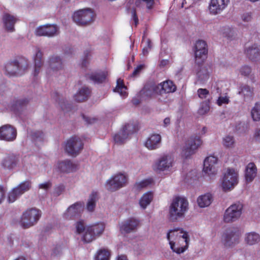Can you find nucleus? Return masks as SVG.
<instances>
[{"instance_id": "obj_28", "label": "nucleus", "mask_w": 260, "mask_h": 260, "mask_svg": "<svg viewBox=\"0 0 260 260\" xmlns=\"http://www.w3.org/2000/svg\"><path fill=\"white\" fill-rule=\"evenodd\" d=\"M3 20L5 27L7 31L13 32L15 30L14 24L17 20L16 17L9 14L6 13L3 16Z\"/></svg>"}, {"instance_id": "obj_27", "label": "nucleus", "mask_w": 260, "mask_h": 260, "mask_svg": "<svg viewBox=\"0 0 260 260\" xmlns=\"http://www.w3.org/2000/svg\"><path fill=\"white\" fill-rule=\"evenodd\" d=\"M58 168L63 173H70L78 169L77 165L68 159L59 162L58 164Z\"/></svg>"}, {"instance_id": "obj_9", "label": "nucleus", "mask_w": 260, "mask_h": 260, "mask_svg": "<svg viewBox=\"0 0 260 260\" xmlns=\"http://www.w3.org/2000/svg\"><path fill=\"white\" fill-rule=\"evenodd\" d=\"M137 131V127L134 124L127 123L114 136V141L119 144H122L131 135H132Z\"/></svg>"}, {"instance_id": "obj_30", "label": "nucleus", "mask_w": 260, "mask_h": 260, "mask_svg": "<svg viewBox=\"0 0 260 260\" xmlns=\"http://www.w3.org/2000/svg\"><path fill=\"white\" fill-rule=\"evenodd\" d=\"M197 70V77L199 82L204 83L209 79V72L207 66L198 65Z\"/></svg>"}, {"instance_id": "obj_61", "label": "nucleus", "mask_w": 260, "mask_h": 260, "mask_svg": "<svg viewBox=\"0 0 260 260\" xmlns=\"http://www.w3.org/2000/svg\"><path fill=\"white\" fill-rule=\"evenodd\" d=\"M132 19H133L135 25L137 26L139 22V19L136 14V12L135 9H133L131 11Z\"/></svg>"}, {"instance_id": "obj_23", "label": "nucleus", "mask_w": 260, "mask_h": 260, "mask_svg": "<svg viewBox=\"0 0 260 260\" xmlns=\"http://www.w3.org/2000/svg\"><path fill=\"white\" fill-rule=\"evenodd\" d=\"M161 137L159 134H152L145 142V146L149 150H155L158 148L161 144Z\"/></svg>"}, {"instance_id": "obj_1", "label": "nucleus", "mask_w": 260, "mask_h": 260, "mask_svg": "<svg viewBox=\"0 0 260 260\" xmlns=\"http://www.w3.org/2000/svg\"><path fill=\"white\" fill-rule=\"evenodd\" d=\"M188 209L187 200L184 198L176 197L169 207V218L172 222L177 221L184 217Z\"/></svg>"}, {"instance_id": "obj_60", "label": "nucleus", "mask_w": 260, "mask_h": 260, "mask_svg": "<svg viewBox=\"0 0 260 260\" xmlns=\"http://www.w3.org/2000/svg\"><path fill=\"white\" fill-rule=\"evenodd\" d=\"M6 190L4 187L0 185V204L4 201Z\"/></svg>"}, {"instance_id": "obj_34", "label": "nucleus", "mask_w": 260, "mask_h": 260, "mask_svg": "<svg viewBox=\"0 0 260 260\" xmlns=\"http://www.w3.org/2000/svg\"><path fill=\"white\" fill-rule=\"evenodd\" d=\"M179 232H181V233H178V236L175 238H173L175 244H181V243L184 242L185 243V246H182L183 247H185V249L188 247L189 238L188 234L186 232H184L182 230H179Z\"/></svg>"}, {"instance_id": "obj_41", "label": "nucleus", "mask_w": 260, "mask_h": 260, "mask_svg": "<svg viewBox=\"0 0 260 260\" xmlns=\"http://www.w3.org/2000/svg\"><path fill=\"white\" fill-rule=\"evenodd\" d=\"M97 200V193L92 192L89 196L88 201L87 204V209L88 211L92 212L95 206V202Z\"/></svg>"}, {"instance_id": "obj_48", "label": "nucleus", "mask_w": 260, "mask_h": 260, "mask_svg": "<svg viewBox=\"0 0 260 260\" xmlns=\"http://www.w3.org/2000/svg\"><path fill=\"white\" fill-rule=\"evenodd\" d=\"M95 237L94 236V234L92 232V231H88V227H87L85 232V234H84L82 240L86 243H89L92 241Z\"/></svg>"}, {"instance_id": "obj_25", "label": "nucleus", "mask_w": 260, "mask_h": 260, "mask_svg": "<svg viewBox=\"0 0 260 260\" xmlns=\"http://www.w3.org/2000/svg\"><path fill=\"white\" fill-rule=\"evenodd\" d=\"M138 225V220L134 218H130L122 223L120 230L125 233H129L135 231Z\"/></svg>"}, {"instance_id": "obj_12", "label": "nucleus", "mask_w": 260, "mask_h": 260, "mask_svg": "<svg viewBox=\"0 0 260 260\" xmlns=\"http://www.w3.org/2000/svg\"><path fill=\"white\" fill-rule=\"evenodd\" d=\"M16 128L10 125L5 124L0 127V140L6 142H13L17 137Z\"/></svg>"}, {"instance_id": "obj_64", "label": "nucleus", "mask_w": 260, "mask_h": 260, "mask_svg": "<svg viewBox=\"0 0 260 260\" xmlns=\"http://www.w3.org/2000/svg\"><path fill=\"white\" fill-rule=\"evenodd\" d=\"M254 136L256 141H260V128L255 131Z\"/></svg>"}, {"instance_id": "obj_29", "label": "nucleus", "mask_w": 260, "mask_h": 260, "mask_svg": "<svg viewBox=\"0 0 260 260\" xmlns=\"http://www.w3.org/2000/svg\"><path fill=\"white\" fill-rule=\"evenodd\" d=\"M91 90L87 86H83L79 89L78 92L75 95V101L83 102L88 99L90 95Z\"/></svg>"}, {"instance_id": "obj_17", "label": "nucleus", "mask_w": 260, "mask_h": 260, "mask_svg": "<svg viewBox=\"0 0 260 260\" xmlns=\"http://www.w3.org/2000/svg\"><path fill=\"white\" fill-rule=\"evenodd\" d=\"M217 160V158L214 156L210 155L207 157L204 160L203 171L209 175L216 174L215 165Z\"/></svg>"}, {"instance_id": "obj_40", "label": "nucleus", "mask_w": 260, "mask_h": 260, "mask_svg": "<svg viewBox=\"0 0 260 260\" xmlns=\"http://www.w3.org/2000/svg\"><path fill=\"white\" fill-rule=\"evenodd\" d=\"M239 93L242 94L245 99H250L253 95V89L248 85H244L241 87Z\"/></svg>"}, {"instance_id": "obj_63", "label": "nucleus", "mask_w": 260, "mask_h": 260, "mask_svg": "<svg viewBox=\"0 0 260 260\" xmlns=\"http://www.w3.org/2000/svg\"><path fill=\"white\" fill-rule=\"evenodd\" d=\"M242 19L244 22H249L251 19V15L249 13L243 14L241 16Z\"/></svg>"}, {"instance_id": "obj_24", "label": "nucleus", "mask_w": 260, "mask_h": 260, "mask_svg": "<svg viewBox=\"0 0 260 260\" xmlns=\"http://www.w3.org/2000/svg\"><path fill=\"white\" fill-rule=\"evenodd\" d=\"M247 57L251 60L256 61L260 58V45L253 44L245 50Z\"/></svg>"}, {"instance_id": "obj_18", "label": "nucleus", "mask_w": 260, "mask_h": 260, "mask_svg": "<svg viewBox=\"0 0 260 260\" xmlns=\"http://www.w3.org/2000/svg\"><path fill=\"white\" fill-rule=\"evenodd\" d=\"M179 229L170 230L168 233L167 236V239L169 241L171 249L173 252L177 254L183 253L185 250V247H183V246H178L176 247L175 242H174L173 240V238H175L178 236V233H181V232H179Z\"/></svg>"}, {"instance_id": "obj_45", "label": "nucleus", "mask_w": 260, "mask_h": 260, "mask_svg": "<svg viewBox=\"0 0 260 260\" xmlns=\"http://www.w3.org/2000/svg\"><path fill=\"white\" fill-rule=\"evenodd\" d=\"M29 135L36 142H41L44 140V134L41 131H32L30 132Z\"/></svg>"}, {"instance_id": "obj_58", "label": "nucleus", "mask_w": 260, "mask_h": 260, "mask_svg": "<svg viewBox=\"0 0 260 260\" xmlns=\"http://www.w3.org/2000/svg\"><path fill=\"white\" fill-rule=\"evenodd\" d=\"M52 186V183L50 181H48L39 185V189H42L46 191L48 190Z\"/></svg>"}, {"instance_id": "obj_7", "label": "nucleus", "mask_w": 260, "mask_h": 260, "mask_svg": "<svg viewBox=\"0 0 260 260\" xmlns=\"http://www.w3.org/2000/svg\"><path fill=\"white\" fill-rule=\"evenodd\" d=\"M243 209V205L237 202L231 205L224 213L223 220L225 222H234L239 218Z\"/></svg>"}, {"instance_id": "obj_42", "label": "nucleus", "mask_w": 260, "mask_h": 260, "mask_svg": "<svg viewBox=\"0 0 260 260\" xmlns=\"http://www.w3.org/2000/svg\"><path fill=\"white\" fill-rule=\"evenodd\" d=\"M104 229L105 226L102 223H99L88 226V231H92L95 237H96V236H99L102 234L104 230Z\"/></svg>"}, {"instance_id": "obj_4", "label": "nucleus", "mask_w": 260, "mask_h": 260, "mask_svg": "<svg viewBox=\"0 0 260 260\" xmlns=\"http://www.w3.org/2000/svg\"><path fill=\"white\" fill-rule=\"evenodd\" d=\"M41 216V211L32 208L25 211L20 220L21 225L25 229L34 225L39 220Z\"/></svg>"}, {"instance_id": "obj_62", "label": "nucleus", "mask_w": 260, "mask_h": 260, "mask_svg": "<svg viewBox=\"0 0 260 260\" xmlns=\"http://www.w3.org/2000/svg\"><path fill=\"white\" fill-rule=\"evenodd\" d=\"M245 123L243 122L239 123L236 126L237 131L240 132H245Z\"/></svg>"}, {"instance_id": "obj_43", "label": "nucleus", "mask_w": 260, "mask_h": 260, "mask_svg": "<svg viewBox=\"0 0 260 260\" xmlns=\"http://www.w3.org/2000/svg\"><path fill=\"white\" fill-rule=\"evenodd\" d=\"M126 89V87L123 84V81L120 79H117V86L114 89V91L119 93L122 96H125L126 94V92L125 91Z\"/></svg>"}, {"instance_id": "obj_37", "label": "nucleus", "mask_w": 260, "mask_h": 260, "mask_svg": "<svg viewBox=\"0 0 260 260\" xmlns=\"http://www.w3.org/2000/svg\"><path fill=\"white\" fill-rule=\"evenodd\" d=\"M153 199V194L151 192L145 193L140 199L139 204L141 207L145 209L150 204Z\"/></svg>"}, {"instance_id": "obj_57", "label": "nucleus", "mask_w": 260, "mask_h": 260, "mask_svg": "<svg viewBox=\"0 0 260 260\" xmlns=\"http://www.w3.org/2000/svg\"><path fill=\"white\" fill-rule=\"evenodd\" d=\"M145 68V66L144 64H140L137 67V68L135 69L134 72L131 75V77H137L138 76L141 72Z\"/></svg>"}, {"instance_id": "obj_6", "label": "nucleus", "mask_w": 260, "mask_h": 260, "mask_svg": "<svg viewBox=\"0 0 260 260\" xmlns=\"http://www.w3.org/2000/svg\"><path fill=\"white\" fill-rule=\"evenodd\" d=\"M238 183V175L233 169L228 168L225 172L222 182V187L224 191L231 190Z\"/></svg>"}, {"instance_id": "obj_53", "label": "nucleus", "mask_w": 260, "mask_h": 260, "mask_svg": "<svg viewBox=\"0 0 260 260\" xmlns=\"http://www.w3.org/2000/svg\"><path fill=\"white\" fill-rule=\"evenodd\" d=\"M76 232L80 234L84 231H85L86 229L85 228L84 224L82 221L77 222L76 225Z\"/></svg>"}, {"instance_id": "obj_55", "label": "nucleus", "mask_w": 260, "mask_h": 260, "mask_svg": "<svg viewBox=\"0 0 260 260\" xmlns=\"http://www.w3.org/2000/svg\"><path fill=\"white\" fill-rule=\"evenodd\" d=\"M65 186L63 184H59L54 188V193L55 196H59L64 190Z\"/></svg>"}, {"instance_id": "obj_36", "label": "nucleus", "mask_w": 260, "mask_h": 260, "mask_svg": "<svg viewBox=\"0 0 260 260\" xmlns=\"http://www.w3.org/2000/svg\"><path fill=\"white\" fill-rule=\"evenodd\" d=\"M31 98L29 97H24L17 100L15 103V107L18 110H21L25 108L30 101Z\"/></svg>"}, {"instance_id": "obj_3", "label": "nucleus", "mask_w": 260, "mask_h": 260, "mask_svg": "<svg viewBox=\"0 0 260 260\" xmlns=\"http://www.w3.org/2000/svg\"><path fill=\"white\" fill-rule=\"evenodd\" d=\"M95 17L94 11L91 9L87 8L75 12L73 18L74 21L78 25L86 26L94 21Z\"/></svg>"}, {"instance_id": "obj_2", "label": "nucleus", "mask_w": 260, "mask_h": 260, "mask_svg": "<svg viewBox=\"0 0 260 260\" xmlns=\"http://www.w3.org/2000/svg\"><path fill=\"white\" fill-rule=\"evenodd\" d=\"M28 67V61L23 57H19L9 61L6 65V72L10 76H21Z\"/></svg>"}, {"instance_id": "obj_16", "label": "nucleus", "mask_w": 260, "mask_h": 260, "mask_svg": "<svg viewBox=\"0 0 260 260\" xmlns=\"http://www.w3.org/2000/svg\"><path fill=\"white\" fill-rule=\"evenodd\" d=\"M239 239V234L235 229H228L223 235L222 240L224 245L231 246L236 243Z\"/></svg>"}, {"instance_id": "obj_50", "label": "nucleus", "mask_w": 260, "mask_h": 260, "mask_svg": "<svg viewBox=\"0 0 260 260\" xmlns=\"http://www.w3.org/2000/svg\"><path fill=\"white\" fill-rule=\"evenodd\" d=\"M198 96L202 99H207L209 96V91L205 88H200L197 91Z\"/></svg>"}, {"instance_id": "obj_46", "label": "nucleus", "mask_w": 260, "mask_h": 260, "mask_svg": "<svg viewBox=\"0 0 260 260\" xmlns=\"http://www.w3.org/2000/svg\"><path fill=\"white\" fill-rule=\"evenodd\" d=\"M251 116L254 121L260 120V104L256 103L251 111Z\"/></svg>"}, {"instance_id": "obj_39", "label": "nucleus", "mask_w": 260, "mask_h": 260, "mask_svg": "<svg viewBox=\"0 0 260 260\" xmlns=\"http://www.w3.org/2000/svg\"><path fill=\"white\" fill-rule=\"evenodd\" d=\"M110 252L107 249H100L95 256V260H109Z\"/></svg>"}, {"instance_id": "obj_56", "label": "nucleus", "mask_w": 260, "mask_h": 260, "mask_svg": "<svg viewBox=\"0 0 260 260\" xmlns=\"http://www.w3.org/2000/svg\"><path fill=\"white\" fill-rule=\"evenodd\" d=\"M62 252V248L60 245L55 246L52 249L51 252L52 256H57L61 254Z\"/></svg>"}, {"instance_id": "obj_26", "label": "nucleus", "mask_w": 260, "mask_h": 260, "mask_svg": "<svg viewBox=\"0 0 260 260\" xmlns=\"http://www.w3.org/2000/svg\"><path fill=\"white\" fill-rule=\"evenodd\" d=\"M47 63L49 67L53 71H57L63 68V62L60 56L53 55L48 58Z\"/></svg>"}, {"instance_id": "obj_49", "label": "nucleus", "mask_w": 260, "mask_h": 260, "mask_svg": "<svg viewBox=\"0 0 260 260\" xmlns=\"http://www.w3.org/2000/svg\"><path fill=\"white\" fill-rule=\"evenodd\" d=\"M235 141L234 137L231 136H226L223 138V144L225 147H231L233 146Z\"/></svg>"}, {"instance_id": "obj_15", "label": "nucleus", "mask_w": 260, "mask_h": 260, "mask_svg": "<svg viewBox=\"0 0 260 260\" xmlns=\"http://www.w3.org/2000/svg\"><path fill=\"white\" fill-rule=\"evenodd\" d=\"M174 159L170 154L161 156L155 162L157 170L164 171L169 170L173 166Z\"/></svg>"}, {"instance_id": "obj_51", "label": "nucleus", "mask_w": 260, "mask_h": 260, "mask_svg": "<svg viewBox=\"0 0 260 260\" xmlns=\"http://www.w3.org/2000/svg\"><path fill=\"white\" fill-rule=\"evenodd\" d=\"M151 183H152L151 179H147V180H143L141 182L137 183L135 185L138 189H141L142 188L147 186L148 185L150 184Z\"/></svg>"}, {"instance_id": "obj_33", "label": "nucleus", "mask_w": 260, "mask_h": 260, "mask_svg": "<svg viewBox=\"0 0 260 260\" xmlns=\"http://www.w3.org/2000/svg\"><path fill=\"white\" fill-rule=\"evenodd\" d=\"M213 200L212 196L210 193H206L200 196L197 200L198 205L201 208L209 206Z\"/></svg>"}, {"instance_id": "obj_38", "label": "nucleus", "mask_w": 260, "mask_h": 260, "mask_svg": "<svg viewBox=\"0 0 260 260\" xmlns=\"http://www.w3.org/2000/svg\"><path fill=\"white\" fill-rule=\"evenodd\" d=\"M17 158L15 156H11L6 157L3 161V166L5 168L12 169L15 167L17 164Z\"/></svg>"}, {"instance_id": "obj_32", "label": "nucleus", "mask_w": 260, "mask_h": 260, "mask_svg": "<svg viewBox=\"0 0 260 260\" xmlns=\"http://www.w3.org/2000/svg\"><path fill=\"white\" fill-rule=\"evenodd\" d=\"M107 73L106 72L92 73L86 75V78L94 83H101L106 79Z\"/></svg>"}, {"instance_id": "obj_11", "label": "nucleus", "mask_w": 260, "mask_h": 260, "mask_svg": "<svg viewBox=\"0 0 260 260\" xmlns=\"http://www.w3.org/2000/svg\"><path fill=\"white\" fill-rule=\"evenodd\" d=\"M202 141L199 136L191 137L186 141L183 150V155L188 158L193 154L196 150L201 145Z\"/></svg>"}, {"instance_id": "obj_20", "label": "nucleus", "mask_w": 260, "mask_h": 260, "mask_svg": "<svg viewBox=\"0 0 260 260\" xmlns=\"http://www.w3.org/2000/svg\"><path fill=\"white\" fill-rule=\"evenodd\" d=\"M176 86L173 82L168 80L157 85L154 88V91L159 94L173 92L176 90Z\"/></svg>"}, {"instance_id": "obj_14", "label": "nucleus", "mask_w": 260, "mask_h": 260, "mask_svg": "<svg viewBox=\"0 0 260 260\" xmlns=\"http://www.w3.org/2000/svg\"><path fill=\"white\" fill-rule=\"evenodd\" d=\"M58 34L59 28L56 25L54 24H46L40 26L35 31V34L37 36L52 37Z\"/></svg>"}, {"instance_id": "obj_47", "label": "nucleus", "mask_w": 260, "mask_h": 260, "mask_svg": "<svg viewBox=\"0 0 260 260\" xmlns=\"http://www.w3.org/2000/svg\"><path fill=\"white\" fill-rule=\"evenodd\" d=\"M210 99L208 98L207 101L203 102L201 105V107L198 110L200 115H204L206 114L210 109L209 102Z\"/></svg>"}, {"instance_id": "obj_21", "label": "nucleus", "mask_w": 260, "mask_h": 260, "mask_svg": "<svg viewBox=\"0 0 260 260\" xmlns=\"http://www.w3.org/2000/svg\"><path fill=\"white\" fill-rule=\"evenodd\" d=\"M228 0H211L209 11L212 14L220 13L228 5Z\"/></svg>"}, {"instance_id": "obj_13", "label": "nucleus", "mask_w": 260, "mask_h": 260, "mask_svg": "<svg viewBox=\"0 0 260 260\" xmlns=\"http://www.w3.org/2000/svg\"><path fill=\"white\" fill-rule=\"evenodd\" d=\"M208 53L207 44L205 41L199 40L195 44L196 62L200 64L207 57Z\"/></svg>"}, {"instance_id": "obj_59", "label": "nucleus", "mask_w": 260, "mask_h": 260, "mask_svg": "<svg viewBox=\"0 0 260 260\" xmlns=\"http://www.w3.org/2000/svg\"><path fill=\"white\" fill-rule=\"evenodd\" d=\"M229 102V99L225 96H220L217 100V104L219 106H221L223 104H228Z\"/></svg>"}, {"instance_id": "obj_19", "label": "nucleus", "mask_w": 260, "mask_h": 260, "mask_svg": "<svg viewBox=\"0 0 260 260\" xmlns=\"http://www.w3.org/2000/svg\"><path fill=\"white\" fill-rule=\"evenodd\" d=\"M83 203L79 202L75 203L68 208L63 214L64 217L67 219L74 218L83 210Z\"/></svg>"}, {"instance_id": "obj_22", "label": "nucleus", "mask_w": 260, "mask_h": 260, "mask_svg": "<svg viewBox=\"0 0 260 260\" xmlns=\"http://www.w3.org/2000/svg\"><path fill=\"white\" fill-rule=\"evenodd\" d=\"M43 53L39 48H36V54L34 57V75L37 76L40 72L41 68L44 64L43 58Z\"/></svg>"}, {"instance_id": "obj_44", "label": "nucleus", "mask_w": 260, "mask_h": 260, "mask_svg": "<svg viewBox=\"0 0 260 260\" xmlns=\"http://www.w3.org/2000/svg\"><path fill=\"white\" fill-rule=\"evenodd\" d=\"M154 4V0H137L135 2L137 7H143L145 5L148 9H152Z\"/></svg>"}, {"instance_id": "obj_52", "label": "nucleus", "mask_w": 260, "mask_h": 260, "mask_svg": "<svg viewBox=\"0 0 260 260\" xmlns=\"http://www.w3.org/2000/svg\"><path fill=\"white\" fill-rule=\"evenodd\" d=\"M251 68L247 66H244L240 69V73L241 75L244 76H248L251 73Z\"/></svg>"}, {"instance_id": "obj_54", "label": "nucleus", "mask_w": 260, "mask_h": 260, "mask_svg": "<svg viewBox=\"0 0 260 260\" xmlns=\"http://www.w3.org/2000/svg\"><path fill=\"white\" fill-rule=\"evenodd\" d=\"M152 93V92L150 89H147V88L144 87L142 90H141V91L140 92V95L142 98H145V97L149 98V97L151 96Z\"/></svg>"}, {"instance_id": "obj_8", "label": "nucleus", "mask_w": 260, "mask_h": 260, "mask_svg": "<svg viewBox=\"0 0 260 260\" xmlns=\"http://www.w3.org/2000/svg\"><path fill=\"white\" fill-rule=\"evenodd\" d=\"M83 143L81 139L74 136L69 139L66 143V151L71 156H76L83 149Z\"/></svg>"}, {"instance_id": "obj_5", "label": "nucleus", "mask_w": 260, "mask_h": 260, "mask_svg": "<svg viewBox=\"0 0 260 260\" xmlns=\"http://www.w3.org/2000/svg\"><path fill=\"white\" fill-rule=\"evenodd\" d=\"M127 176L122 173L117 174L107 181L105 186L107 190L115 191L125 186L127 183Z\"/></svg>"}, {"instance_id": "obj_35", "label": "nucleus", "mask_w": 260, "mask_h": 260, "mask_svg": "<svg viewBox=\"0 0 260 260\" xmlns=\"http://www.w3.org/2000/svg\"><path fill=\"white\" fill-rule=\"evenodd\" d=\"M245 241L250 245L258 243L260 241V236L255 232H251L246 234Z\"/></svg>"}, {"instance_id": "obj_31", "label": "nucleus", "mask_w": 260, "mask_h": 260, "mask_svg": "<svg viewBox=\"0 0 260 260\" xmlns=\"http://www.w3.org/2000/svg\"><path fill=\"white\" fill-rule=\"evenodd\" d=\"M257 173V169L254 163L250 162L248 164L245 172V179L246 182H251L255 177Z\"/></svg>"}, {"instance_id": "obj_10", "label": "nucleus", "mask_w": 260, "mask_h": 260, "mask_svg": "<svg viewBox=\"0 0 260 260\" xmlns=\"http://www.w3.org/2000/svg\"><path fill=\"white\" fill-rule=\"evenodd\" d=\"M31 187V182L29 180L21 183L9 193L8 199L9 202H14L19 197L29 190Z\"/></svg>"}]
</instances>
